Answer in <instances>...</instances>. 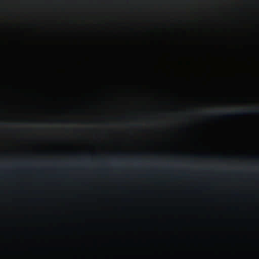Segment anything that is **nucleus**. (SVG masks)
Segmentation results:
<instances>
[{"mask_svg":"<svg viewBox=\"0 0 259 259\" xmlns=\"http://www.w3.org/2000/svg\"><path fill=\"white\" fill-rule=\"evenodd\" d=\"M234 114L236 115H237V116H242L244 115H246V112L244 110H240V111L235 112L234 113L228 112L227 113L225 114L224 115H225V116H227V117H232Z\"/></svg>","mask_w":259,"mask_h":259,"instance_id":"nucleus-1","label":"nucleus"},{"mask_svg":"<svg viewBox=\"0 0 259 259\" xmlns=\"http://www.w3.org/2000/svg\"><path fill=\"white\" fill-rule=\"evenodd\" d=\"M248 113L249 114H252V113H259V111H252V110H250L248 111Z\"/></svg>","mask_w":259,"mask_h":259,"instance_id":"nucleus-2","label":"nucleus"}]
</instances>
